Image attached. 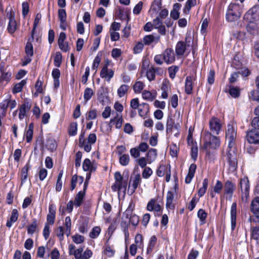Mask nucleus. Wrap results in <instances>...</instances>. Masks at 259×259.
I'll use <instances>...</instances> for the list:
<instances>
[{
  "label": "nucleus",
  "mask_w": 259,
  "mask_h": 259,
  "mask_svg": "<svg viewBox=\"0 0 259 259\" xmlns=\"http://www.w3.org/2000/svg\"><path fill=\"white\" fill-rule=\"evenodd\" d=\"M220 145V141L218 137L212 135L209 131L205 132L204 138L203 148L206 150V155L209 158H210L211 156L212 155L210 153V150L211 149H216Z\"/></svg>",
  "instance_id": "obj_1"
},
{
  "label": "nucleus",
  "mask_w": 259,
  "mask_h": 259,
  "mask_svg": "<svg viewBox=\"0 0 259 259\" xmlns=\"http://www.w3.org/2000/svg\"><path fill=\"white\" fill-rule=\"evenodd\" d=\"M243 12L242 9L238 4L231 3L228 6L226 13L228 21L233 22L238 20Z\"/></svg>",
  "instance_id": "obj_2"
},
{
  "label": "nucleus",
  "mask_w": 259,
  "mask_h": 259,
  "mask_svg": "<svg viewBox=\"0 0 259 259\" xmlns=\"http://www.w3.org/2000/svg\"><path fill=\"white\" fill-rule=\"evenodd\" d=\"M226 157L230 170L234 171L237 167V152L235 146H232L231 147L229 145L228 146Z\"/></svg>",
  "instance_id": "obj_3"
},
{
  "label": "nucleus",
  "mask_w": 259,
  "mask_h": 259,
  "mask_svg": "<svg viewBox=\"0 0 259 259\" xmlns=\"http://www.w3.org/2000/svg\"><path fill=\"white\" fill-rule=\"evenodd\" d=\"M236 128L235 124H228L227 125L226 131V139L230 147L235 146V141L237 136Z\"/></svg>",
  "instance_id": "obj_4"
},
{
  "label": "nucleus",
  "mask_w": 259,
  "mask_h": 259,
  "mask_svg": "<svg viewBox=\"0 0 259 259\" xmlns=\"http://www.w3.org/2000/svg\"><path fill=\"white\" fill-rule=\"evenodd\" d=\"M239 186L242 192V200L246 202L249 193V182L247 177H244L240 179Z\"/></svg>",
  "instance_id": "obj_5"
},
{
  "label": "nucleus",
  "mask_w": 259,
  "mask_h": 259,
  "mask_svg": "<svg viewBox=\"0 0 259 259\" xmlns=\"http://www.w3.org/2000/svg\"><path fill=\"white\" fill-rule=\"evenodd\" d=\"M186 40V42L183 41H179L176 44L175 52L178 56H183L185 53H187L186 55L189 54L190 51L187 52V48L190 46V41H187V39Z\"/></svg>",
  "instance_id": "obj_6"
},
{
  "label": "nucleus",
  "mask_w": 259,
  "mask_h": 259,
  "mask_svg": "<svg viewBox=\"0 0 259 259\" xmlns=\"http://www.w3.org/2000/svg\"><path fill=\"white\" fill-rule=\"evenodd\" d=\"M244 19L246 21L259 20V5H255L244 15Z\"/></svg>",
  "instance_id": "obj_7"
},
{
  "label": "nucleus",
  "mask_w": 259,
  "mask_h": 259,
  "mask_svg": "<svg viewBox=\"0 0 259 259\" xmlns=\"http://www.w3.org/2000/svg\"><path fill=\"white\" fill-rule=\"evenodd\" d=\"M141 176L139 174L135 175L133 178H131L127 194L130 195L133 194L137 187L141 184Z\"/></svg>",
  "instance_id": "obj_8"
},
{
  "label": "nucleus",
  "mask_w": 259,
  "mask_h": 259,
  "mask_svg": "<svg viewBox=\"0 0 259 259\" xmlns=\"http://www.w3.org/2000/svg\"><path fill=\"white\" fill-rule=\"evenodd\" d=\"M209 127L212 134L219 135L222 128L220 120L215 117H211L209 121Z\"/></svg>",
  "instance_id": "obj_9"
},
{
  "label": "nucleus",
  "mask_w": 259,
  "mask_h": 259,
  "mask_svg": "<svg viewBox=\"0 0 259 259\" xmlns=\"http://www.w3.org/2000/svg\"><path fill=\"white\" fill-rule=\"evenodd\" d=\"M0 82H6V83L10 81L11 76L12 72L8 68V67H5V63L3 62H1L0 63Z\"/></svg>",
  "instance_id": "obj_10"
},
{
  "label": "nucleus",
  "mask_w": 259,
  "mask_h": 259,
  "mask_svg": "<svg viewBox=\"0 0 259 259\" xmlns=\"http://www.w3.org/2000/svg\"><path fill=\"white\" fill-rule=\"evenodd\" d=\"M108 63L104 65L101 70L100 75L102 78H104L108 82H109L113 77L114 72L112 69H108Z\"/></svg>",
  "instance_id": "obj_11"
},
{
  "label": "nucleus",
  "mask_w": 259,
  "mask_h": 259,
  "mask_svg": "<svg viewBox=\"0 0 259 259\" xmlns=\"http://www.w3.org/2000/svg\"><path fill=\"white\" fill-rule=\"evenodd\" d=\"M164 62L167 64H170L176 60L175 54L171 48H167L163 53Z\"/></svg>",
  "instance_id": "obj_12"
},
{
  "label": "nucleus",
  "mask_w": 259,
  "mask_h": 259,
  "mask_svg": "<svg viewBox=\"0 0 259 259\" xmlns=\"http://www.w3.org/2000/svg\"><path fill=\"white\" fill-rule=\"evenodd\" d=\"M246 139L250 144H256L259 143V132L255 130L247 132Z\"/></svg>",
  "instance_id": "obj_13"
},
{
  "label": "nucleus",
  "mask_w": 259,
  "mask_h": 259,
  "mask_svg": "<svg viewBox=\"0 0 259 259\" xmlns=\"http://www.w3.org/2000/svg\"><path fill=\"white\" fill-rule=\"evenodd\" d=\"M127 179H126L118 182H115L111 186L112 191L114 192L118 191L119 193L123 192V194L125 195L127 184Z\"/></svg>",
  "instance_id": "obj_14"
},
{
  "label": "nucleus",
  "mask_w": 259,
  "mask_h": 259,
  "mask_svg": "<svg viewBox=\"0 0 259 259\" xmlns=\"http://www.w3.org/2000/svg\"><path fill=\"white\" fill-rule=\"evenodd\" d=\"M179 127V124H175L174 120L171 117H167L166 124V132L167 134H171L173 129L176 130L178 132Z\"/></svg>",
  "instance_id": "obj_15"
},
{
  "label": "nucleus",
  "mask_w": 259,
  "mask_h": 259,
  "mask_svg": "<svg viewBox=\"0 0 259 259\" xmlns=\"http://www.w3.org/2000/svg\"><path fill=\"white\" fill-rule=\"evenodd\" d=\"M69 254L73 255L75 259H81L82 253L83 250L82 247H79L75 249V246L73 244H70L68 247Z\"/></svg>",
  "instance_id": "obj_16"
},
{
  "label": "nucleus",
  "mask_w": 259,
  "mask_h": 259,
  "mask_svg": "<svg viewBox=\"0 0 259 259\" xmlns=\"http://www.w3.org/2000/svg\"><path fill=\"white\" fill-rule=\"evenodd\" d=\"M31 108V104L28 102H25L22 104L19 109V118L22 120L26 116V113L28 112Z\"/></svg>",
  "instance_id": "obj_17"
},
{
  "label": "nucleus",
  "mask_w": 259,
  "mask_h": 259,
  "mask_svg": "<svg viewBox=\"0 0 259 259\" xmlns=\"http://www.w3.org/2000/svg\"><path fill=\"white\" fill-rule=\"evenodd\" d=\"M56 217V207L53 204H50L49 207V213L47 216V220L49 224L53 225Z\"/></svg>",
  "instance_id": "obj_18"
},
{
  "label": "nucleus",
  "mask_w": 259,
  "mask_h": 259,
  "mask_svg": "<svg viewBox=\"0 0 259 259\" xmlns=\"http://www.w3.org/2000/svg\"><path fill=\"white\" fill-rule=\"evenodd\" d=\"M8 16L9 17V22L7 29L10 33L13 34L17 29L16 21L15 20L12 12H11L9 14H8Z\"/></svg>",
  "instance_id": "obj_19"
},
{
  "label": "nucleus",
  "mask_w": 259,
  "mask_h": 259,
  "mask_svg": "<svg viewBox=\"0 0 259 259\" xmlns=\"http://www.w3.org/2000/svg\"><path fill=\"white\" fill-rule=\"evenodd\" d=\"M97 140V137L95 134H90L88 138V142H85V145L84 146V150L87 152H89L92 149V145L94 144Z\"/></svg>",
  "instance_id": "obj_20"
},
{
  "label": "nucleus",
  "mask_w": 259,
  "mask_h": 259,
  "mask_svg": "<svg viewBox=\"0 0 259 259\" xmlns=\"http://www.w3.org/2000/svg\"><path fill=\"white\" fill-rule=\"evenodd\" d=\"M82 168L84 171H89L92 172L96 170V166L89 158H85L83 162Z\"/></svg>",
  "instance_id": "obj_21"
},
{
  "label": "nucleus",
  "mask_w": 259,
  "mask_h": 259,
  "mask_svg": "<svg viewBox=\"0 0 259 259\" xmlns=\"http://www.w3.org/2000/svg\"><path fill=\"white\" fill-rule=\"evenodd\" d=\"M147 209L148 211H155L157 212H160L161 210V206L156 203V200L155 199H151L148 202Z\"/></svg>",
  "instance_id": "obj_22"
},
{
  "label": "nucleus",
  "mask_w": 259,
  "mask_h": 259,
  "mask_svg": "<svg viewBox=\"0 0 259 259\" xmlns=\"http://www.w3.org/2000/svg\"><path fill=\"white\" fill-rule=\"evenodd\" d=\"M237 204L236 202L232 203L231 207V228L234 230L236 227Z\"/></svg>",
  "instance_id": "obj_23"
},
{
  "label": "nucleus",
  "mask_w": 259,
  "mask_h": 259,
  "mask_svg": "<svg viewBox=\"0 0 259 259\" xmlns=\"http://www.w3.org/2000/svg\"><path fill=\"white\" fill-rule=\"evenodd\" d=\"M196 169V165L195 164H191L189 168V171L187 176L185 178V183L189 184L191 183L192 179L194 176V174Z\"/></svg>",
  "instance_id": "obj_24"
},
{
  "label": "nucleus",
  "mask_w": 259,
  "mask_h": 259,
  "mask_svg": "<svg viewBox=\"0 0 259 259\" xmlns=\"http://www.w3.org/2000/svg\"><path fill=\"white\" fill-rule=\"evenodd\" d=\"M123 122V119L122 115L116 113V116L110 119V124H115L116 128L119 129L121 128L122 123Z\"/></svg>",
  "instance_id": "obj_25"
},
{
  "label": "nucleus",
  "mask_w": 259,
  "mask_h": 259,
  "mask_svg": "<svg viewBox=\"0 0 259 259\" xmlns=\"http://www.w3.org/2000/svg\"><path fill=\"white\" fill-rule=\"evenodd\" d=\"M18 211L16 209H13L10 218L8 220L6 226L8 228L12 227L13 224L17 221L18 218Z\"/></svg>",
  "instance_id": "obj_26"
},
{
  "label": "nucleus",
  "mask_w": 259,
  "mask_h": 259,
  "mask_svg": "<svg viewBox=\"0 0 259 259\" xmlns=\"http://www.w3.org/2000/svg\"><path fill=\"white\" fill-rule=\"evenodd\" d=\"M235 188V185L230 181H227L224 186L225 193L232 197Z\"/></svg>",
  "instance_id": "obj_27"
},
{
  "label": "nucleus",
  "mask_w": 259,
  "mask_h": 259,
  "mask_svg": "<svg viewBox=\"0 0 259 259\" xmlns=\"http://www.w3.org/2000/svg\"><path fill=\"white\" fill-rule=\"evenodd\" d=\"M86 190L83 188V191H79L76 195L74 204L75 206L78 207L81 205L84 197Z\"/></svg>",
  "instance_id": "obj_28"
},
{
  "label": "nucleus",
  "mask_w": 259,
  "mask_h": 259,
  "mask_svg": "<svg viewBox=\"0 0 259 259\" xmlns=\"http://www.w3.org/2000/svg\"><path fill=\"white\" fill-rule=\"evenodd\" d=\"M193 80L192 76H188L186 77L185 80V92L187 94H191L193 90Z\"/></svg>",
  "instance_id": "obj_29"
},
{
  "label": "nucleus",
  "mask_w": 259,
  "mask_h": 259,
  "mask_svg": "<svg viewBox=\"0 0 259 259\" xmlns=\"http://www.w3.org/2000/svg\"><path fill=\"white\" fill-rule=\"evenodd\" d=\"M147 162L149 164L151 163L157 157V150L155 149H150L146 155Z\"/></svg>",
  "instance_id": "obj_30"
},
{
  "label": "nucleus",
  "mask_w": 259,
  "mask_h": 259,
  "mask_svg": "<svg viewBox=\"0 0 259 259\" xmlns=\"http://www.w3.org/2000/svg\"><path fill=\"white\" fill-rule=\"evenodd\" d=\"M248 24L247 25V29L250 33L254 34L257 30L258 24L255 21H247Z\"/></svg>",
  "instance_id": "obj_31"
},
{
  "label": "nucleus",
  "mask_w": 259,
  "mask_h": 259,
  "mask_svg": "<svg viewBox=\"0 0 259 259\" xmlns=\"http://www.w3.org/2000/svg\"><path fill=\"white\" fill-rule=\"evenodd\" d=\"M250 210L254 214L259 212V197H256L252 200Z\"/></svg>",
  "instance_id": "obj_32"
},
{
  "label": "nucleus",
  "mask_w": 259,
  "mask_h": 259,
  "mask_svg": "<svg viewBox=\"0 0 259 259\" xmlns=\"http://www.w3.org/2000/svg\"><path fill=\"white\" fill-rule=\"evenodd\" d=\"M174 200V194L171 191H168L166 194V207L167 209H174V205L172 203Z\"/></svg>",
  "instance_id": "obj_33"
},
{
  "label": "nucleus",
  "mask_w": 259,
  "mask_h": 259,
  "mask_svg": "<svg viewBox=\"0 0 259 259\" xmlns=\"http://www.w3.org/2000/svg\"><path fill=\"white\" fill-rule=\"evenodd\" d=\"M138 109L139 115L141 117H144L149 110L148 104L145 103L140 104V106Z\"/></svg>",
  "instance_id": "obj_34"
},
{
  "label": "nucleus",
  "mask_w": 259,
  "mask_h": 259,
  "mask_svg": "<svg viewBox=\"0 0 259 259\" xmlns=\"http://www.w3.org/2000/svg\"><path fill=\"white\" fill-rule=\"evenodd\" d=\"M27 83L26 79L22 80L20 82L16 83L13 89L12 92L13 94H17L21 92L23 88Z\"/></svg>",
  "instance_id": "obj_35"
},
{
  "label": "nucleus",
  "mask_w": 259,
  "mask_h": 259,
  "mask_svg": "<svg viewBox=\"0 0 259 259\" xmlns=\"http://www.w3.org/2000/svg\"><path fill=\"white\" fill-rule=\"evenodd\" d=\"M9 101L7 99L4 100L0 103V115H2V117H5L6 114L7 108L9 106Z\"/></svg>",
  "instance_id": "obj_36"
},
{
  "label": "nucleus",
  "mask_w": 259,
  "mask_h": 259,
  "mask_svg": "<svg viewBox=\"0 0 259 259\" xmlns=\"http://www.w3.org/2000/svg\"><path fill=\"white\" fill-rule=\"evenodd\" d=\"M156 241V237L155 235L152 236L150 239L148 246L147 249V253H150L152 251L153 248L155 245Z\"/></svg>",
  "instance_id": "obj_37"
},
{
  "label": "nucleus",
  "mask_w": 259,
  "mask_h": 259,
  "mask_svg": "<svg viewBox=\"0 0 259 259\" xmlns=\"http://www.w3.org/2000/svg\"><path fill=\"white\" fill-rule=\"evenodd\" d=\"M119 162L122 166H126L128 164L130 160V156L128 154H122L119 155Z\"/></svg>",
  "instance_id": "obj_38"
},
{
  "label": "nucleus",
  "mask_w": 259,
  "mask_h": 259,
  "mask_svg": "<svg viewBox=\"0 0 259 259\" xmlns=\"http://www.w3.org/2000/svg\"><path fill=\"white\" fill-rule=\"evenodd\" d=\"M129 89V86L126 84H122L117 90L118 96L120 97H123L127 92Z\"/></svg>",
  "instance_id": "obj_39"
},
{
  "label": "nucleus",
  "mask_w": 259,
  "mask_h": 259,
  "mask_svg": "<svg viewBox=\"0 0 259 259\" xmlns=\"http://www.w3.org/2000/svg\"><path fill=\"white\" fill-rule=\"evenodd\" d=\"M251 238L256 240L259 246V227H253L251 228Z\"/></svg>",
  "instance_id": "obj_40"
},
{
  "label": "nucleus",
  "mask_w": 259,
  "mask_h": 259,
  "mask_svg": "<svg viewBox=\"0 0 259 259\" xmlns=\"http://www.w3.org/2000/svg\"><path fill=\"white\" fill-rule=\"evenodd\" d=\"M196 4V0H187L183 9L184 13L185 14L188 13L191 7L194 6Z\"/></svg>",
  "instance_id": "obj_41"
},
{
  "label": "nucleus",
  "mask_w": 259,
  "mask_h": 259,
  "mask_svg": "<svg viewBox=\"0 0 259 259\" xmlns=\"http://www.w3.org/2000/svg\"><path fill=\"white\" fill-rule=\"evenodd\" d=\"M28 169V164H26L21 170V185H23L27 179Z\"/></svg>",
  "instance_id": "obj_42"
},
{
  "label": "nucleus",
  "mask_w": 259,
  "mask_h": 259,
  "mask_svg": "<svg viewBox=\"0 0 259 259\" xmlns=\"http://www.w3.org/2000/svg\"><path fill=\"white\" fill-rule=\"evenodd\" d=\"M208 186V179H205L202 182V187L200 188L198 192V194L200 197L203 196L205 193Z\"/></svg>",
  "instance_id": "obj_43"
},
{
  "label": "nucleus",
  "mask_w": 259,
  "mask_h": 259,
  "mask_svg": "<svg viewBox=\"0 0 259 259\" xmlns=\"http://www.w3.org/2000/svg\"><path fill=\"white\" fill-rule=\"evenodd\" d=\"M94 94V93L92 89L87 88L85 89L84 92L83 98L85 102H87L91 99Z\"/></svg>",
  "instance_id": "obj_44"
},
{
  "label": "nucleus",
  "mask_w": 259,
  "mask_h": 259,
  "mask_svg": "<svg viewBox=\"0 0 259 259\" xmlns=\"http://www.w3.org/2000/svg\"><path fill=\"white\" fill-rule=\"evenodd\" d=\"M97 114L98 111L96 109H91L87 112L86 119L88 120L95 119Z\"/></svg>",
  "instance_id": "obj_45"
},
{
  "label": "nucleus",
  "mask_w": 259,
  "mask_h": 259,
  "mask_svg": "<svg viewBox=\"0 0 259 259\" xmlns=\"http://www.w3.org/2000/svg\"><path fill=\"white\" fill-rule=\"evenodd\" d=\"M146 76L147 79L151 81L154 80L155 78V71L154 70V67H150L146 71Z\"/></svg>",
  "instance_id": "obj_46"
},
{
  "label": "nucleus",
  "mask_w": 259,
  "mask_h": 259,
  "mask_svg": "<svg viewBox=\"0 0 259 259\" xmlns=\"http://www.w3.org/2000/svg\"><path fill=\"white\" fill-rule=\"evenodd\" d=\"M41 18V14H37V15H36L34 21L33 29L31 32L32 39H33V38H34V34L35 29H36L37 25L38 24Z\"/></svg>",
  "instance_id": "obj_47"
},
{
  "label": "nucleus",
  "mask_w": 259,
  "mask_h": 259,
  "mask_svg": "<svg viewBox=\"0 0 259 259\" xmlns=\"http://www.w3.org/2000/svg\"><path fill=\"white\" fill-rule=\"evenodd\" d=\"M144 84L142 81H137L133 87V90L136 93H140L144 88Z\"/></svg>",
  "instance_id": "obj_48"
},
{
  "label": "nucleus",
  "mask_w": 259,
  "mask_h": 259,
  "mask_svg": "<svg viewBox=\"0 0 259 259\" xmlns=\"http://www.w3.org/2000/svg\"><path fill=\"white\" fill-rule=\"evenodd\" d=\"M101 232V228L96 226L94 227L90 233V237L93 239L96 238Z\"/></svg>",
  "instance_id": "obj_49"
},
{
  "label": "nucleus",
  "mask_w": 259,
  "mask_h": 259,
  "mask_svg": "<svg viewBox=\"0 0 259 259\" xmlns=\"http://www.w3.org/2000/svg\"><path fill=\"white\" fill-rule=\"evenodd\" d=\"M55 233L60 241H62L64 240V229L62 226L58 227L55 230Z\"/></svg>",
  "instance_id": "obj_50"
},
{
  "label": "nucleus",
  "mask_w": 259,
  "mask_h": 259,
  "mask_svg": "<svg viewBox=\"0 0 259 259\" xmlns=\"http://www.w3.org/2000/svg\"><path fill=\"white\" fill-rule=\"evenodd\" d=\"M153 171L151 168L149 167H146L144 168V169L142 171V177L144 179H147L150 178V177L152 175Z\"/></svg>",
  "instance_id": "obj_51"
},
{
  "label": "nucleus",
  "mask_w": 259,
  "mask_h": 259,
  "mask_svg": "<svg viewBox=\"0 0 259 259\" xmlns=\"http://www.w3.org/2000/svg\"><path fill=\"white\" fill-rule=\"evenodd\" d=\"M37 228V222L36 220H33L32 223L27 227V233L29 234H33L36 231Z\"/></svg>",
  "instance_id": "obj_52"
},
{
  "label": "nucleus",
  "mask_w": 259,
  "mask_h": 259,
  "mask_svg": "<svg viewBox=\"0 0 259 259\" xmlns=\"http://www.w3.org/2000/svg\"><path fill=\"white\" fill-rule=\"evenodd\" d=\"M207 213L202 209H200L197 212V216L202 224L205 223Z\"/></svg>",
  "instance_id": "obj_53"
},
{
  "label": "nucleus",
  "mask_w": 259,
  "mask_h": 259,
  "mask_svg": "<svg viewBox=\"0 0 259 259\" xmlns=\"http://www.w3.org/2000/svg\"><path fill=\"white\" fill-rule=\"evenodd\" d=\"M77 122L71 123L69 129V134L70 136H75L77 134Z\"/></svg>",
  "instance_id": "obj_54"
},
{
  "label": "nucleus",
  "mask_w": 259,
  "mask_h": 259,
  "mask_svg": "<svg viewBox=\"0 0 259 259\" xmlns=\"http://www.w3.org/2000/svg\"><path fill=\"white\" fill-rule=\"evenodd\" d=\"M62 63V55L60 52H57L56 53L54 58V65L56 67H59L60 66Z\"/></svg>",
  "instance_id": "obj_55"
},
{
  "label": "nucleus",
  "mask_w": 259,
  "mask_h": 259,
  "mask_svg": "<svg viewBox=\"0 0 259 259\" xmlns=\"http://www.w3.org/2000/svg\"><path fill=\"white\" fill-rule=\"evenodd\" d=\"M46 146L48 149L53 151L56 148V143L53 139H49L46 142Z\"/></svg>",
  "instance_id": "obj_56"
},
{
  "label": "nucleus",
  "mask_w": 259,
  "mask_h": 259,
  "mask_svg": "<svg viewBox=\"0 0 259 259\" xmlns=\"http://www.w3.org/2000/svg\"><path fill=\"white\" fill-rule=\"evenodd\" d=\"M179 67L177 66H172L168 68V71L169 77L174 78L176 76V73L178 71Z\"/></svg>",
  "instance_id": "obj_57"
},
{
  "label": "nucleus",
  "mask_w": 259,
  "mask_h": 259,
  "mask_svg": "<svg viewBox=\"0 0 259 259\" xmlns=\"http://www.w3.org/2000/svg\"><path fill=\"white\" fill-rule=\"evenodd\" d=\"M73 241L76 244H80L84 240L83 236L79 234H75L72 236Z\"/></svg>",
  "instance_id": "obj_58"
},
{
  "label": "nucleus",
  "mask_w": 259,
  "mask_h": 259,
  "mask_svg": "<svg viewBox=\"0 0 259 259\" xmlns=\"http://www.w3.org/2000/svg\"><path fill=\"white\" fill-rule=\"evenodd\" d=\"M25 52L28 56L32 57L33 55V46L31 42H28L25 47Z\"/></svg>",
  "instance_id": "obj_59"
},
{
  "label": "nucleus",
  "mask_w": 259,
  "mask_h": 259,
  "mask_svg": "<svg viewBox=\"0 0 259 259\" xmlns=\"http://www.w3.org/2000/svg\"><path fill=\"white\" fill-rule=\"evenodd\" d=\"M135 245H137L138 247H141L143 244V239L142 235L138 234L136 235L135 238Z\"/></svg>",
  "instance_id": "obj_60"
},
{
  "label": "nucleus",
  "mask_w": 259,
  "mask_h": 259,
  "mask_svg": "<svg viewBox=\"0 0 259 259\" xmlns=\"http://www.w3.org/2000/svg\"><path fill=\"white\" fill-rule=\"evenodd\" d=\"M229 94L232 97L237 98L239 96L240 92L238 88L234 87H230Z\"/></svg>",
  "instance_id": "obj_61"
},
{
  "label": "nucleus",
  "mask_w": 259,
  "mask_h": 259,
  "mask_svg": "<svg viewBox=\"0 0 259 259\" xmlns=\"http://www.w3.org/2000/svg\"><path fill=\"white\" fill-rule=\"evenodd\" d=\"M136 161L138 163V165L142 168L146 167V165L148 163L147 159L146 157H142L137 159Z\"/></svg>",
  "instance_id": "obj_62"
},
{
  "label": "nucleus",
  "mask_w": 259,
  "mask_h": 259,
  "mask_svg": "<svg viewBox=\"0 0 259 259\" xmlns=\"http://www.w3.org/2000/svg\"><path fill=\"white\" fill-rule=\"evenodd\" d=\"M154 41V37L152 35H147L143 38V42L145 45H149Z\"/></svg>",
  "instance_id": "obj_63"
},
{
  "label": "nucleus",
  "mask_w": 259,
  "mask_h": 259,
  "mask_svg": "<svg viewBox=\"0 0 259 259\" xmlns=\"http://www.w3.org/2000/svg\"><path fill=\"white\" fill-rule=\"evenodd\" d=\"M144 48V44L142 42H138L134 48V51L135 54L141 53Z\"/></svg>",
  "instance_id": "obj_64"
}]
</instances>
